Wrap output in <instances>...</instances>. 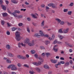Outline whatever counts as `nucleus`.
Listing matches in <instances>:
<instances>
[{
    "mask_svg": "<svg viewBox=\"0 0 74 74\" xmlns=\"http://www.w3.org/2000/svg\"><path fill=\"white\" fill-rule=\"evenodd\" d=\"M61 64H65V62L63 61H60Z\"/></svg>",
    "mask_w": 74,
    "mask_h": 74,
    "instance_id": "54",
    "label": "nucleus"
},
{
    "mask_svg": "<svg viewBox=\"0 0 74 74\" xmlns=\"http://www.w3.org/2000/svg\"><path fill=\"white\" fill-rule=\"evenodd\" d=\"M44 67L45 69H49V66L47 65H44Z\"/></svg>",
    "mask_w": 74,
    "mask_h": 74,
    "instance_id": "14",
    "label": "nucleus"
},
{
    "mask_svg": "<svg viewBox=\"0 0 74 74\" xmlns=\"http://www.w3.org/2000/svg\"><path fill=\"white\" fill-rule=\"evenodd\" d=\"M27 30L28 33H30V29L28 27H27Z\"/></svg>",
    "mask_w": 74,
    "mask_h": 74,
    "instance_id": "48",
    "label": "nucleus"
},
{
    "mask_svg": "<svg viewBox=\"0 0 74 74\" xmlns=\"http://www.w3.org/2000/svg\"><path fill=\"white\" fill-rule=\"evenodd\" d=\"M5 1L6 4H7V5H8V4H9V1H7V0H5Z\"/></svg>",
    "mask_w": 74,
    "mask_h": 74,
    "instance_id": "43",
    "label": "nucleus"
},
{
    "mask_svg": "<svg viewBox=\"0 0 74 74\" xmlns=\"http://www.w3.org/2000/svg\"><path fill=\"white\" fill-rule=\"evenodd\" d=\"M3 16L5 17V16H8V14L6 13H2Z\"/></svg>",
    "mask_w": 74,
    "mask_h": 74,
    "instance_id": "13",
    "label": "nucleus"
},
{
    "mask_svg": "<svg viewBox=\"0 0 74 74\" xmlns=\"http://www.w3.org/2000/svg\"><path fill=\"white\" fill-rule=\"evenodd\" d=\"M44 25V21H43L41 23V26L42 27H43Z\"/></svg>",
    "mask_w": 74,
    "mask_h": 74,
    "instance_id": "31",
    "label": "nucleus"
},
{
    "mask_svg": "<svg viewBox=\"0 0 74 74\" xmlns=\"http://www.w3.org/2000/svg\"><path fill=\"white\" fill-rule=\"evenodd\" d=\"M58 33H63V32H62V29H60L59 30Z\"/></svg>",
    "mask_w": 74,
    "mask_h": 74,
    "instance_id": "29",
    "label": "nucleus"
},
{
    "mask_svg": "<svg viewBox=\"0 0 74 74\" xmlns=\"http://www.w3.org/2000/svg\"><path fill=\"white\" fill-rule=\"evenodd\" d=\"M32 24H33V25H34V26H37L36 24L34 23H32Z\"/></svg>",
    "mask_w": 74,
    "mask_h": 74,
    "instance_id": "61",
    "label": "nucleus"
},
{
    "mask_svg": "<svg viewBox=\"0 0 74 74\" xmlns=\"http://www.w3.org/2000/svg\"><path fill=\"white\" fill-rule=\"evenodd\" d=\"M39 59H40V61L42 62H44V59H43V58H41V57H39Z\"/></svg>",
    "mask_w": 74,
    "mask_h": 74,
    "instance_id": "28",
    "label": "nucleus"
},
{
    "mask_svg": "<svg viewBox=\"0 0 74 74\" xmlns=\"http://www.w3.org/2000/svg\"><path fill=\"white\" fill-rule=\"evenodd\" d=\"M57 48L58 45H55L54 47L53 50H54L55 52H57L58 51V49H57Z\"/></svg>",
    "mask_w": 74,
    "mask_h": 74,
    "instance_id": "7",
    "label": "nucleus"
},
{
    "mask_svg": "<svg viewBox=\"0 0 74 74\" xmlns=\"http://www.w3.org/2000/svg\"><path fill=\"white\" fill-rule=\"evenodd\" d=\"M52 72L51 71H49L48 72V74H52Z\"/></svg>",
    "mask_w": 74,
    "mask_h": 74,
    "instance_id": "64",
    "label": "nucleus"
},
{
    "mask_svg": "<svg viewBox=\"0 0 74 74\" xmlns=\"http://www.w3.org/2000/svg\"><path fill=\"white\" fill-rule=\"evenodd\" d=\"M69 63L71 64H72L73 63V61H72V60H70L69 61Z\"/></svg>",
    "mask_w": 74,
    "mask_h": 74,
    "instance_id": "49",
    "label": "nucleus"
},
{
    "mask_svg": "<svg viewBox=\"0 0 74 74\" xmlns=\"http://www.w3.org/2000/svg\"><path fill=\"white\" fill-rule=\"evenodd\" d=\"M56 20L58 22V23H60L61 22V20L58 18H56Z\"/></svg>",
    "mask_w": 74,
    "mask_h": 74,
    "instance_id": "22",
    "label": "nucleus"
},
{
    "mask_svg": "<svg viewBox=\"0 0 74 74\" xmlns=\"http://www.w3.org/2000/svg\"><path fill=\"white\" fill-rule=\"evenodd\" d=\"M28 45L31 47L34 46V40H33L32 41L29 42L28 43Z\"/></svg>",
    "mask_w": 74,
    "mask_h": 74,
    "instance_id": "4",
    "label": "nucleus"
},
{
    "mask_svg": "<svg viewBox=\"0 0 74 74\" xmlns=\"http://www.w3.org/2000/svg\"><path fill=\"white\" fill-rule=\"evenodd\" d=\"M8 69H11L12 70L16 71L17 70V67L14 64H10L7 67Z\"/></svg>",
    "mask_w": 74,
    "mask_h": 74,
    "instance_id": "2",
    "label": "nucleus"
},
{
    "mask_svg": "<svg viewBox=\"0 0 74 74\" xmlns=\"http://www.w3.org/2000/svg\"><path fill=\"white\" fill-rule=\"evenodd\" d=\"M6 47L8 49H10L11 48V46L9 45H6Z\"/></svg>",
    "mask_w": 74,
    "mask_h": 74,
    "instance_id": "18",
    "label": "nucleus"
},
{
    "mask_svg": "<svg viewBox=\"0 0 74 74\" xmlns=\"http://www.w3.org/2000/svg\"><path fill=\"white\" fill-rule=\"evenodd\" d=\"M23 25V23H18V25L19 26H22Z\"/></svg>",
    "mask_w": 74,
    "mask_h": 74,
    "instance_id": "39",
    "label": "nucleus"
},
{
    "mask_svg": "<svg viewBox=\"0 0 74 74\" xmlns=\"http://www.w3.org/2000/svg\"><path fill=\"white\" fill-rule=\"evenodd\" d=\"M3 2L2 0H0V4H3Z\"/></svg>",
    "mask_w": 74,
    "mask_h": 74,
    "instance_id": "55",
    "label": "nucleus"
},
{
    "mask_svg": "<svg viewBox=\"0 0 74 74\" xmlns=\"http://www.w3.org/2000/svg\"><path fill=\"white\" fill-rule=\"evenodd\" d=\"M34 56L36 58H38V54H37L36 53L34 55Z\"/></svg>",
    "mask_w": 74,
    "mask_h": 74,
    "instance_id": "36",
    "label": "nucleus"
},
{
    "mask_svg": "<svg viewBox=\"0 0 74 74\" xmlns=\"http://www.w3.org/2000/svg\"><path fill=\"white\" fill-rule=\"evenodd\" d=\"M32 17L34 18H37V16H35L34 14H32Z\"/></svg>",
    "mask_w": 74,
    "mask_h": 74,
    "instance_id": "38",
    "label": "nucleus"
},
{
    "mask_svg": "<svg viewBox=\"0 0 74 74\" xmlns=\"http://www.w3.org/2000/svg\"><path fill=\"white\" fill-rule=\"evenodd\" d=\"M36 70L38 71V72H40V69L37 68L36 69Z\"/></svg>",
    "mask_w": 74,
    "mask_h": 74,
    "instance_id": "37",
    "label": "nucleus"
},
{
    "mask_svg": "<svg viewBox=\"0 0 74 74\" xmlns=\"http://www.w3.org/2000/svg\"><path fill=\"white\" fill-rule=\"evenodd\" d=\"M60 60H64V58H63V57H61L60 58Z\"/></svg>",
    "mask_w": 74,
    "mask_h": 74,
    "instance_id": "62",
    "label": "nucleus"
},
{
    "mask_svg": "<svg viewBox=\"0 0 74 74\" xmlns=\"http://www.w3.org/2000/svg\"><path fill=\"white\" fill-rule=\"evenodd\" d=\"M29 73H30V74H34V73H33V71H29Z\"/></svg>",
    "mask_w": 74,
    "mask_h": 74,
    "instance_id": "60",
    "label": "nucleus"
},
{
    "mask_svg": "<svg viewBox=\"0 0 74 74\" xmlns=\"http://www.w3.org/2000/svg\"><path fill=\"white\" fill-rule=\"evenodd\" d=\"M53 4V3L49 4L48 5L49 7H51V6H52Z\"/></svg>",
    "mask_w": 74,
    "mask_h": 74,
    "instance_id": "53",
    "label": "nucleus"
},
{
    "mask_svg": "<svg viewBox=\"0 0 74 74\" xmlns=\"http://www.w3.org/2000/svg\"><path fill=\"white\" fill-rule=\"evenodd\" d=\"M51 38L53 40V39L55 38V35H53L52 36Z\"/></svg>",
    "mask_w": 74,
    "mask_h": 74,
    "instance_id": "56",
    "label": "nucleus"
},
{
    "mask_svg": "<svg viewBox=\"0 0 74 74\" xmlns=\"http://www.w3.org/2000/svg\"><path fill=\"white\" fill-rule=\"evenodd\" d=\"M1 7L2 8L3 10L4 11H5L6 10V7L3 5H1Z\"/></svg>",
    "mask_w": 74,
    "mask_h": 74,
    "instance_id": "9",
    "label": "nucleus"
},
{
    "mask_svg": "<svg viewBox=\"0 0 74 74\" xmlns=\"http://www.w3.org/2000/svg\"><path fill=\"white\" fill-rule=\"evenodd\" d=\"M58 43V41L56 40L55 41H54L53 42V44H56V43Z\"/></svg>",
    "mask_w": 74,
    "mask_h": 74,
    "instance_id": "50",
    "label": "nucleus"
},
{
    "mask_svg": "<svg viewBox=\"0 0 74 74\" xmlns=\"http://www.w3.org/2000/svg\"><path fill=\"white\" fill-rule=\"evenodd\" d=\"M6 34L7 35H10V32L8 31H6Z\"/></svg>",
    "mask_w": 74,
    "mask_h": 74,
    "instance_id": "40",
    "label": "nucleus"
},
{
    "mask_svg": "<svg viewBox=\"0 0 74 74\" xmlns=\"http://www.w3.org/2000/svg\"><path fill=\"white\" fill-rule=\"evenodd\" d=\"M22 17H23V16H22V15H21L20 16H17V18H22Z\"/></svg>",
    "mask_w": 74,
    "mask_h": 74,
    "instance_id": "41",
    "label": "nucleus"
},
{
    "mask_svg": "<svg viewBox=\"0 0 74 74\" xmlns=\"http://www.w3.org/2000/svg\"><path fill=\"white\" fill-rule=\"evenodd\" d=\"M41 7L42 8H45V5H44V4H42L41 5Z\"/></svg>",
    "mask_w": 74,
    "mask_h": 74,
    "instance_id": "46",
    "label": "nucleus"
},
{
    "mask_svg": "<svg viewBox=\"0 0 74 74\" xmlns=\"http://www.w3.org/2000/svg\"><path fill=\"white\" fill-rule=\"evenodd\" d=\"M31 53L32 54H34V53H36V51L34 50H32L31 51Z\"/></svg>",
    "mask_w": 74,
    "mask_h": 74,
    "instance_id": "21",
    "label": "nucleus"
},
{
    "mask_svg": "<svg viewBox=\"0 0 74 74\" xmlns=\"http://www.w3.org/2000/svg\"><path fill=\"white\" fill-rule=\"evenodd\" d=\"M69 70H64V72L65 73H67V72H69Z\"/></svg>",
    "mask_w": 74,
    "mask_h": 74,
    "instance_id": "63",
    "label": "nucleus"
},
{
    "mask_svg": "<svg viewBox=\"0 0 74 74\" xmlns=\"http://www.w3.org/2000/svg\"><path fill=\"white\" fill-rule=\"evenodd\" d=\"M12 14L13 15L14 17H18V16H17V14H15V12L12 13Z\"/></svg>",
    "mask_w": 74,
    "mask_h": 74,
    "instance_id": "24",
    "label": "nucleus"
},
{
    "mask_svg": "<svg viewBox=\"0 0 74 74\" xmlns=\"http://www.w3.org/2000/svg\"><path fill=\"white\" fill-rule=\"evenodd\" d=\"M17 58L18 59H23V60H25L26 59V57L25 56H23L18 55L17 56Z\"/></svg>",
    "mask_w": 74,
    "mask_h": 74,
    "instance_id": "3",
    "label": "nucleus"
},
{
    "mask_svg": "<svg viewBox=\"0 0 74 74\" xmlns=\"http://www.w3.org/2000/svg\"><path fill=\"white\" fill-rule=\"evenodd\" d=\"M23 66L25 67H27V68H29V66L27 65V64H24L23 65Z\"/></svg>",
    "mask_w": 74,
    "mask_h": 74,
    "instance_id": "34",
    "label": "nucleus"
},
{
    "mask_svg": "<svg viewBox=\"0 0 74 74\" xmlns=\"http://www.w3.org/2000/svg\"><path fill=\"white\" fill-rule=\"evenodd\" d=\"M44 37H45L48 38V37H49V35L47 34H45L44 35Z\"/></svg>",
    "mask_w": 74,
    "mask_h": 74,
    "instance_id": "51",
    "label": "nucleus"
},
{
    "mask_svg": "<svg viewBox=\"0 0 74 74\" xmlns=\"http://www.w3.org/2000/svg\"><path fill=\"white\" fill-rule=\"evenodd\" d=\"M8 55H9V56H10V57H14V55H13V54H12L11 53H8Z\"/></svg>",
    "mask_w": 74,
    "mask_h": 74,
    "instance_id": "27",
    "label": "nucleus"
},
{
    "mask_svg": "<svg viewBox=\"0 0 74 74\" xmlns=\"http://www.w3.org/2000/svg\"><path fill=\"white\" fill-rule=\"evenodd\" d=\"M7 24L8 26V27H10V26H11V24L9 23H7Z\"/></svg>",
    "mask_w": 74,
    "mask_h": 74,
    "instance_id": "33",
    "label": "nucleus"
},
{
    "mask_svg": "<svg viewBox=\"0 0 74 74\" xmlns=\"http://www.w3.org/2000/svg\"><path fill=\"white\" fill-rule=\"evenodd\" d=\"M68 14L69 15H71V14H72V12H71V11H69Z\"/></svg>",
    "mask_w": 74,
    "mask_h": 74,
    "instance_id": "45",
    "label": "nucleus"
},
{
    "mask_svg": "<svg viewBox=\"0 0 74 74\" xmlns=\"http://www.w3.org/2000/svg\"><path fill=\"white\" fill-rule=\"evenodd\" d=\"M27 19L28 21H30V20H31V19L29 17L27 18Z\"/></svg>",
    "mask_w": 74,
    "mask_h": 74,
    "instance_id": "59",
    "label": "nucleus"
},
{
    "mask_svg": "<svg viewBox=\"0 0 74 74\" xmlns=\"http://www.w3.org/2000/svg\"><path fill=\"white\" fill-rule=\"evenodd\" d=\"M54 4L53 3V5H52V8H56V9L58 8V7H57L55 5H54Z\"/></svg>",
    "mask_w": 74,
    "mask_h": 74,
    "instance_id": "17",
    "label": "nucleus"
},
{
    "mask_svg": "<svg viewBox=\"0 0 74 74\" xmlns=\"http://www.w3.org/2000/svg\"><path fill=\"white\" fill-rule=\"evenodd\" d=\"M51 61L53 63H57V60H51Z\"/></svg>",
    "mask_w": 74,
    "mask_h": 74,
    "instance_id": "12",
    "label": "nucleus"
},
{
    "mask_svg": "<svg viewBox=\"0 0 74 74\" xmlns=\"http://www.w3.org/2000/svg\"><path fill=\"white\" fill-rule=\"evenodd\" d=\"M45 44L46 45H48V44H49L50 43V41H49V40H46L45 41Z\"/></svg>",
    "mask_w": 74,
    "mask_h": 74,
    "instance_id": "26",
    "label": "nucleus"
},
{
    "mask_svg": "<svg viewBox=\"0 0 74 74\" xmlns=\"http://www.w3.org/2000/svg\"><path fill=\"white\" fill-rule=\"evenodd\" d=\"M17 65L18 66V67H21V66H22V64H21L19 63Z\"/></svg>",
    "mask_w": 74,
    "mask_h": 74,
    "instance_id": "52",
    "label": "nucleus"
},
{
    "mask_svg": "<svg viewBox=\"0 0 74 74\" xmlns=\"http://www.w3.org/2000/svg\"><path fill=\"white\" fill-rule=\"evenodd\" d=\"M12 3H13L14 4H16L18 3V1H16L15 0H11Z\"/></svg>",
    "mask_w": 74,
    "mask_h": 74,
    "instance_id": "16",
    "label": "nucleus"
},
{
    "mask_svg": "<svg viewBox=\"0 0 74 74\" xmlns=\"http://www.w3.org/2000/svg\"><path fill=\"white\" fill-rule=\"evenodd\" d=\"M20 45L22 46V47H25L26 46V45H25V44H23L22 43H18V45L19 48H21V46Z\"/></svg>",
    "mask_w": 74,
    "mask_h": 74,
    "instance_id": "6",
    "label": "nucleus"
},
{
    "mask_svg": "<svg viewBox=\"0 0 74 74\" xmlns=\"http://www.w3.org/2000/svg\"><path fill=\"white\" fill-rule=\"evenodd\" d=\"M17 29V28L13 27L12 29V31H15V30H16Z\"/></svg>",
    "mask_w": 74,
    "mask_h": 74,
    "instance_id": "32",
    "label": "nucleus"
},
{
    "mask_svg": "<svg viewBox=\"0 0 74 74\" xmlns=\"http://www.w3.org/2000/svg\"><path fill=\"white\" fill-rule=\"evenodd\" d=\"M46 55L47 57H48L49 56H50V55H51V53H46Z\"/></svg>",
    "mask_w": 74,
    "mask_h": 74,
    "instance_id": "23",
    "label": "nucleus"
},
{
    "mask_svg": "<svg viewBox=\"0 0 74 74\" xmlns=\"http://www.w3.org/2000/svg\"><path fill=\"white\" fill-rule=\"evenodd\" d=\"M5 23V22H4V21H1V23L2 25H4Z\"/></svg>",
    "mask_w": 74,
    "mask_h": 74,
    "instance_id": "44",
    "label": "nucleus"
},
{
    "mask_svg": "<svg viewBox=\"0 0 74 74\" xmlns=\"http://www.w3.org/2000/svg\"><path fill=\"white\" fill-rule=\"evenodd\" d=\"M65 43L66 45H67L68 47H71H71H73V46H72L69 43H68L66 42H65Z\"/></svg>",
    "mask_w": 74,
    "mask_h": 74,
    "instance_id": "8",
    "label": "nucleus"
},
{
    "mask_svg": "<svg viewBox=\"0 0 74 74\" xmlns=\"http://www.w3.org/2000/svg\"><path fill=\"white\" fill-rule=\"evenodd\" d=\"M40 33L41 36H44V34L43 33V32L41 30L40 31Z\"/></svg>",
    "mask_w": 74,
    "mask_h": 74,
    "instance_id": "15",
    "label": "nucleus"
},
{
    "mask_svg": "<svg viewBox=\"0 0 74 74\" xmlns=\"http://www.w3.org/2000/svg\"><path fill=\"white\" fill-rule=\"evenodd\" d=\"M20 34L21 33H20V32H18V31H16V40L18 41H20L21 39V36H20Z\"/></svg>",
    "mask_w": 74,
    "mask_h": 74,
    "instance_id": "1",
    "label": "nucleus"
},
{
    "mask_svg": "<svg viewBox=\"0 0 74 74\" xmlns=\"http://www.w3.org/2000/svg\"><path fill=\"white\" fill-rule=\"evenodd\" d=\"M29 42H30V40L28 38H27L26 40V43H27L29 44Z\"/></svg>",
    "mask_w": 74,
    "mask_h": 74,
    "instance_id": "19",
    "label": "nucleus"
},
{
    "mask_svg": "<svg viewBox=\"0 0 74 74\" xmlns=\"http://www.w3.org/2000/svg\"><path fill=\"white\" fill-rule=\"evenodd\" d=\"M40 36H41L40 35V34H34V36L36 37H40Z\"/></svg>",
    "mask_w": 74,
    "mask_h": 74,
    "instance_id": "10",
    "label": "nucleus"
},
{
    "mask_svg": "<svg viewBox=\"0 0 74 74\" xmlns=\"http://www.w3.org/2000/svg\"><path fill=\"white\" fill-rule=\"evenodd\" d=\"M7 11L8 13L10 14H12V13L10 11V9L9 8L7 9Z\"/></svg>",
    "mask_w": 74,
    "mask_h": 74,
    "instance_id": "30",
    "label": "nucleus"
},
{
    "mask_svg": "<svg viewBox=\"0 0 74 74\" xmlns=\"http://www.w3.org/2000/svg\"><path fill=\"white\" fill-rule=\"evenodd\" d=\"M67 11H68V9H64V12H67Z\"/></svg>",
    "mask_w": 74,
    "mask_h": 74,
    "instance_id": "42",
    "label": "nucleus"
},
{
    "mask_svg": "<svg viewBox=\"0 0 74 74\" xmlns=\"http://www.w3.org/2000/svg\"><path fill=\"white\" fill-rule=\"evenodd\" d=\"M69 31V28H67L66 29L64 30V33H67L68 32V31Z\"/></svg>",
    "mask_w": 74,
    "mask_h": 74,
    "instance_id": "20",
    "label": "nucleus"
},
{
    "mask_svg": "<svg viewBox=\"0 0 74 74\" xmlns=\"http://www.w3.org/2000/svg\"><path fill=\"white\" fill-rule=\"evenodd\" d=\"M14 12L16 13H18V14H19L20 12V11L18 10H15L14 11Z\"/></svg>",
    "mask_w": 74,
    "mask_h": 74,
    "instance_id": "35",
    "label": "nucleus"
},
{
    "mask_svg": "<svg viewBox=\"0 0 74 74\" xmlns=\"http://www.w3.org/2000/svg\"><path fill=\"white\" fill-rule=\"evenodd\" d=\"M64 21H62L60 23V25H64Z\"/></svg>",
    "mask_w": 74,
    "mask_h": 74,
    "instance_id": "47",
    "label": "nucleus"
},
{
    "mask_svg": "<svg viewBox=\"0 0 74 74\" xmlns=\"http://www.w3.org/2000/svg\"><path fill=\"white\" fill-rule=\"evenodd\" d=\"M40 48H41V49H45V48L43 46H41L40 47Z\"/></svg>",
    "mask_w": 74,
    "mask_h": 74,
    "instance_id": "58",
    "label": "nucleus"
},
{
    "mask_svg": "<svg viewBox=\"0 0 74 74\" xmlns=\"http://www.w3.org/2000/svg\"><path fill=\"white\" fill-rule=\"evenodd\" d=\"M32 64H33L35 65V66H39V65H40V64H41V62L39 61L38 62V63L37 62H33L32 63Z\"/></svg>",
    "mask_w": 74,
    "mask_h": 74,
    "instance_id": "5",
    "label": "nucleus"
},
{
    "mask_svg": "<svg viewBox=\"0 0 74 74\" xmlns=\"http://www.w3.org/2000/svg\"><path fill=\"white\" fill-rule=\"evenodd\" d=\"M6 62L7 63H11V61L9 59H8L6 60Z\"/></svg>",
    "mask_w": 74,
    "mask_h": 74,
    "instance_id": "25",
    "label": "nucleus"
},
{
    "mask_svg": "<svg viewBox=\"0 0 74 74\" xmlns=\"http://www.w3.org/2000/svg\"><path fill=\"white\" fill-rule=\"evenodd\" d=\"M73 5H74V3H71L70 4V5L72 7V6H73Z\"/></svg>",
    "mask_w": 74,
    "mask_h": 74,
    "instance_id": "57",
    "label": "nucleus"
},
{
    "mask_svg": "<svg viewBox=\"0 0 74 74\" xmlns=\"http://www.w3.org/2000/svg\"><path fill=\"white\" fill-rule=\"evenodd\" d=\"M65 63V64H64V66H65V67H68V66H69V65H70V63L68 62H67Z\"/></svg>",
    "mask_w": 74,
    "mask_h": 74,
    "instance_id": "11",
    "label": "nucleus"
}]
</instances>
